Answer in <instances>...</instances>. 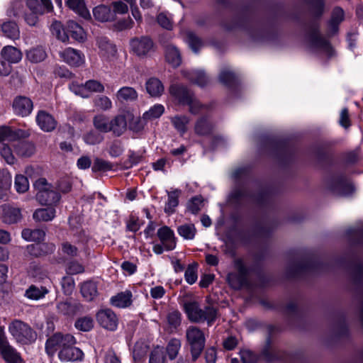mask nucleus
<instances>
[{"label": "nucleus", "mask_w": 363, "mask_h": 363, "mask_svg": "<svg viewBox=\"0 0 363 363\" xmlns=\"http://www.w3.org/2000/svg\"><path fill=\"white\" fill-rule=\"evenodd\" d=\"M184 308L189 320L194 323L207 321L210 325L217 318V309L216 308L208 306L202 309L196 301L184 303Z\"/></svg>", "instance_id": "f257e3e1"}, {"label": "nucleus", "mask_w": 363, "mask_h": 363, "mask_svg": "<svg viewBox=\"0 0 363 363\" xmlns=\"http://www.w3.org/2000/svg\"><path fill=\"white\" fill-rule=\"evenodd\" d=\"M186 346L191 356V362H195L204 350L206 337L203 332L196 326H190L186 331Z\"/></svg>", "instance_id": "f03ea898"}, {"label": "nucleus", "mask_w": 363, "mask_h": 363, "mask_svg": "<svg viewBox=\"0 0 363 363\" xmlns=\"http://www.w3.org/2000/svg\"><path fill=\"white\" fill-rule=\"evenodd\" d=\"M9 332L18 343L28 345L34 342L37 334L26 323L18 320H13L9 325Z\"/></svg>", "instance_id": "7ed1b4c3"}, {"label": "nucleus", "mask_w": 363, "mask_h": 363, "mask_svg": "<svg viewBox=\"0 0 363 363\" xmlns=\"http://www.w3.org/2000/svg\"><path fill=\"white\" fill-rule=\"evenodd\" d=\"M34 186L38 190L36 199L41 205L52 206L59 202L60 194L54 190L45 178H40L35 181Z\"/></svg>", "instance_id": "20e7f679"}, {"label": "nucleus", "mask_w": 363, "mask_h": 363, "mask_svg": "<svg viewBox=\"0 0 363 363\" xmlns=\"http://www.w3.org/2000/svg\"><path fill=\"white\" fill-rule=\"evenodd\" d=\"M234 264L237 272L228 273L226 281L232 289L240 290L243 286L248 285L250 270L240 259H235Z\"/></svg>", "instance_id": "39448f33"}, {"label": "nucleus", "mask_w": 363, "mask_h": 363, "mask_svg": "<svg viewBox=\"0 0 363 363\" xmlns=\"http://www.w3.org/2000/svg\"><path fill=\"white\" fill-rule=\"evenodd\" d=\"M130 45L133 52L140 58L150 57L156 50V45L149 35L132 38Z\"/></svg>", "instance_id": "423d86ee"}, {"label": "nucleus", "mask_w": 363, "mask_h": 363, "mask_svg": "<svg viewBox=\"0 0 363 363\" xmlns=\"http://www.w3.org/2000/svg\"><path fill=\"white\" fill-rule=\"evenodd\" d=\"M325 186L333 194L339 196H349L354 191V186L342 174L329 178Z\"/></svg>", "instance_id": "0eeeda50"}, {"label": "nucleus", "mask_w": 363, "mask_h": 363, "mask_svg": "<svg viewBox=\"0 0 363 363\" xmlns=\"http://www.w3.org/2000/svg\"><path fill=\"white\" fill-rule=\"evenodd\" d=\"M0 357L7 363H21L22 359L16 350L10 345L4 327L0 325Z\"/></svg>", "instance_id": "6e6552de"}, {"label": "nucleus", "mask_w": 363, "mask_h": 363, "mask_svg": "<svg viewBox=\"0 0 363 363\" xmlns=\"http://www.w3.org/2000/svg\"><path fill=\"white\" fill-rule=\"evenodd\" d=\"M169 93L180 104H187L189 106L191 113H196L195 102H194V94L186 86L183 84H172L169 87Z\"/></svg>", "instance_id": "1a4fd4ad"}, {"label": "nucleus", "mask_w": 363, "mask_h": 363, "mask_svg": "<svg viewBox=\"0 0 363 363\" xmlns=\"http://www.w3.org/2000/svg\"><path fill=\"white\" fill-rule=\"evenodd\" d=\"M75 344L74 337L67 334L62 335L61 333H55L48 339L45 345V350L48 355L52 356L57 349H62L66 345Z\"/></svg>", "instance_id": "9d476101"}, {"label": "nucleus", "mask_w": 363, "mask_h": 363, "mask_svg": "<svg viewBox=\"0 0 363 363\" xmlns=\"http://www.w3.org/2000/svg\"><path fill=\"white\" fill-rule=\"evenodd\" d=\"M308 35L309 42L313 47L322 50L329 56L333 55V50L329 41L320 34L318 25L311 26Z\"/></svg>", "instance_id": "9b49d317"}, {"label": "nucleus", "mask_w": 363, "mask_h": 363, "mask_svg": "<svg viewBox=\"0 0 363 363\" xmlns=\"http://www.w3.org/2000/svg\"><path fill=\"white\" fill-rule=\"evenodd\" d=\"M12 108L16 116L26 117L33 109V102L29 97L19 95L13 99Z\"/></svg>", "instance_id": "f8f14e48"}, {"label": "nucleus", "mask_w": 363, "mask_h": 363, "mask_svg": "<svg viewBox=\"0 0 363 363\" xmlns=\"http://www.w3.org/2000/svg\"><path fill=\"white\" fill-rule=\"evenodd\" d=\"M96 320L101 327L108 330H115L118 325L116 315L111 309L99 311L96 314Z\"/></svg>", "instance_id": "ddd939ff"}, {"label": "nucleus", "mask_w": 363, "mask_h": 363, "mask_svg": "<svg viewBox=\"0 0 363 363\" xmlns=\"http://www.w3.org/2000/svg\"><path fill=\"white\" fill-rule=\"evenodd\" d=\"M157 237L166 250H172L175 248L177 242L174 231L168 226H163L158 229Z\"/></svg>", "instance_id": "4468645a"}, {"label": "nucleus", "mask_w": 363, "mask_h": 363, "mask_svg": "<svg viewBox=\"0 0 363 363\" xmlns=\"http://www.w3.org/2000/svg\"><path fill=\"white\" fill-rule=\"evenodd\" d=\"M36 122L40 128L45 132H52L57 126L55 118L44 110H40L36 116Z\"/></svg>", "instance_id": "2eb2a0df"}, {"label": "nucleus", "mask_w": 363, "mask_h": 363, "mask_svg": "<svg viewBox=\"0 0 363 363\" xmlns=\"http://www.w3.org/2000/svg\"><path fill=\"white\" fill-rule=\"evenodd\" d=\"M30 135L28 130L21 129H11L7 126L0 128V142L8 140L14 141L21 138H26Z\"/></svg>", "instance_id": "dca6fc26"}, {"label": "nucleus", "mask_w": 363, "mask_h": 363, "mask_svg": "<svg viewBox=\"0 0 363 363\" xmlns=\"http://www.w3.org/2000/svg\"><path fill=\"white\" fill-rule=\"evenodd\" d=\"M345 19V12L343 9L339 6H336L333 9L330 19L328 22V33L329 36H332L337 33L339 25Z\"/></svg>", "instance_id": "f3484780"}, {"label": "nucleus", "mask_w": 363, "mask_h": 363, "mask_svg": "<svg viewBox=\"0 0 363 363\" xmlns=\"http://www.w3.org/2000/svg\"><path fill=\"white\" fill-rule=\"evenodd\" d=\"M127 130V119L124 114H117L110 120L109 132L116 137L122 135Z\"/></svg>", "instance_id": "a211bd4d"}, {"label": "nucleus", "mask_w": 363, "mask_h": 363, "mask_svg": "<svg viewBox=\"0 0 363 363\" xmlns=\"http://www.w3.org/2000/svg\"><path fill=\"white\" fill-rule=\"evenodd\" d=\"M62 60L69 65L79 67L84 63V57L79 50L68 48L59 52Z\"/></svg>", "instance_id": "6ab92c4d"}, {"label": "nucleus", "mask_w": 363, "mask_h": 363, "mask_svg": "<svg viewBox=\"0 0 363 363\" xmlns=\"http://www.w3.org/2000/svg\"><path fill=\"white\" fill-rule=\"evenodd\" d=\"M74 344L66 345L59 352L58 357L62 361H77L83 357L81 350L74 347Z\"/></svg>", "instance_id": "aec40b11"}, {"label": "nucleus", "mask_w": 363, "mask_h": 363, "mask_svg": "<svg viewBox=\"0 0 363 363\" xmlns=\"http://www.w3.org/2000/svg\"><path fill=\"white\" fill-rule=\"evenodd\" d=\"M213 124L206 116L199 118L194 125L195 133L199 136L209 135L213 133Z\"/></svg>", "instance_id": "412c9836"}, {"label": "nucleus", "mask_w": 363, "mask_h": 363, "mask_svg": "<svg viewBox=\"0 0 363 363\" xmlns=\"http://www.w3.org/2000/svg\"><path fill=\"white\" fill-rule=\"evenodd\" d=\"M315 267V262L312 258H306L298 264H294L290 266L289 274L291 277H296L302 273L311 270Z\"/></svg>", "instance_id": "4be33fe9"}, {"label": "nucleus", "mask_w": 363, "mask_h": 363, "mask_svg": "<svg viewBox=\"0 0 363 363\" xmlns=\"http://www.w3.org/2000/svg\"><path fill=\"white\" fill-rule=\"evenodd\" d=\"M2 221L7 224L16 223L22 219L21 209L9 206L3 207Z\"/></svg>", "instance_id": "5701e85b"}, {"label": "nucleus", "mask_w": 363, "mask_h": 363, "mask_svg": "<svg viewBox=\"0 0 363 363\" xmlns=\"http://www.w3.org/2000/svg\"><path fill=\"white\" fill-rule=\"evenodd\" d=\"M165 59L167 63L174 68L180 66L182 62L179 50L173 45L165 46Z\"/></svg>", "instance_id": "b1692460"}, {"label": "nucleus", "mask_w": 363, "mask_h": 363, "mask_svg": "<svg viewBox=\"0 0 363 363\" xmlns=\"http://www.w3.org/2000/svg\"><path fill=\"white\" fill-rule=\"evenodd\" d=\"M93 15L100 22H108L115 19L114 12L108 6L101 4L93 9Z\"/></svg>", "instance_id": "393cba45"}, {"label": "nucleus", "mask_w": 363, "mask_h": 363, "mask_svg": "<svg viewBox=\"0 0 363 363\" xmlns=\"http://www.w3.org/2000/svg\"><path fill=\"white\" fill-rule=\"evenodd\" d=\"M116 99L121 102H133L138 98L137 91L131 86H123L116 94Z\"/></svg>", "instance_id": "a878e982"}, {"label": "nucleus", "mask_w": 363, "mask_h": 363, "mask_svg": "<svg viewBox=\"0 0 363 363\" xmlns=\"http://www.w3.org/2000/svg\"><path fill=\"white\" fill-rule=\"evenodd\" d=\"M145 89L152 97H159L164 91L163 84L156 77H151L146 82Z\"/></svg>", "instance_id": "bb28decb"}, {"label": "nucleus", "mask_w": 363, "mask_h": 363, "mask_svg": "<svg viewBox=\"0 0 363 363\" xmlns=\"http://www.w3.org/2000/svg\"><path fill=\"white\" fill-rule=\"evenodd\" d=\"M97 44L103 56L108 59L115 56L116 53V46L106 37H99L97 38Z\"/></svg>", "instance_id": "cd10ccee"}, {"label": "nucleus", "mask_w": 363, "mask_h": 363, "mask_svg": "<svg viewBox=\"0 0 363 363\" xmlns=\"http://www.w3.org/2000/svg\"><path fill=\"white\" fill-rule=\"evenodd\" d=\"M184 76L191 83L201 87H203L209 83L208 77L202 70H194L191 72H184Z\"/></svg>", "instance_id": "c85d7f7f"}, {"label": "nucleus", "mask_w": 363, "mask_h": 363, "mask_svg": "<svg viewBox=\"0 0 363 363\" xmlns=\"http://www.w3.org/2000/svg\"><path fill=\"white\" fill-rule=\"evenodd\" d=\"M80 291L86 300L89 301L94 300L98 296L96 283L91 280L83 282L80 286Z\"/></svg>", "instance_id": "c756f323"}, {"label": "nucleus", "mask_w": 363, "mask_h": 363, "mask_svg": "<svg viewBox=\"0 0 363 363\" xmlns=\"http://www.w3.org/2000/svg\"><path fill=\"white\" fill-rule=\"evenodd\" d=\"M14 150L19 157H30L35 153V147L30 142L19 141L14 145Z\"/></svg>", "instance_id": "7c9ffc66"}, {"label": "nucleus", "mask_w": 363, "mask_h": 363, "mask_svg": "<svg viewBox=\"0 0 363 363\" xmlns=\"http://www.w3.org/2000/svg\"><path fill=\"white\" fill-rule=\"evenodd\" d=\"M4 60L10 64L18 62L22 57V53L20 50L13 46H5L0 55Z\"/></svg>", "instance_id": "2f4dec72"}, {"label": "nucleus", "mask_w": 363, "mask_h": 363, "mask_svg": "<svg viewBox=\"0 0 363 363\" xmlns=\"http://www.w3.org/2000/svg\"><path fill=\"white\" fill-rule=\"evenodd\" d=\"M218 79L221 84L230 89L235 88L239 82L235 74L228 69L220 72Z\"/></svg>", "instance_id": "473e14b6"}, {"label": "nucleus", "mask_w": 363, "mask_h": 363, "mask_svg": "<svg viewBox=\"0 0 363 363\" xmlns=\"http://www.w3.org/2000/svg\"><path fill=\"white\" fill-rule=\"evenodd\" d=\"M67 6L85 19L91 17L84 0H67Z\"/></svg>", "instance_id": "72a5a7b5"}, {"label": "nucleus", "mask_w": 363, "mask_h": 363, "mask_svg": "<svg viewBox=\"0 0 363 363\" xmlns=\"http://www.w3.org/2000/svg\"><path fill=\"white\" fill-rule=\"evenodd\" d=\"M131 297L130 291L121 292L111 298V303L118 308L128 307L131 304Z\"/></svg>", "instance_id": "f704fd0d"}, {"label": "nucleus", "mask_w": 363, "mask_h": 363, "mask_svg": "<svg viewBox=\"0 0 363 363\" xmlns=\"http://www.w3.org/2000/svg\"><path fill=\"white\" fill-rule=\"evenodd\" d=\"M55 216V209L52 207L38 208L33 215V219L37 222H48L52 220Z\"/></svg>", "instance_id": "c9c22d12"}, {"label": "nucleus", "mask_w": 363, "mask_h": 363, "mask_svg": "<svg viewBox=\"0 0 363 363\" xmlns=\"http://www.w3.org/2000/svg\"><path fill=\"white\" fill-rule=\"evenodd\" d=\"M1 31L8 38L16 40L20 36V30L18 25L12 21L4 22L1 25Z\"/></svg>", "instance_id": "e433bc0d"}, {"label": "nucleus", "mask_w": 363, "mask_h": 363, "mask_svg": "<svg viewBox=\"0 0 363 363\" xmlns=\"http://www.w3.org/2000/svg\"><path fill=\"white\" fill-rule=\"evenodd\" d=\"M22 238L27 241L41 242L44 240L45 233L41 229L31 230L26 228L22 230Z\"/></svg>", "instance_id": "4c0bfd02"}, {"label": "nucleus", "mask_w": 363, "mask_h": 363, "mask_svg": "<svg viewBox=\"0 0 363 363\" xmlns=\"http://www.w3.org/2000/svg\"><path fill=\"white\" fill-rule=\"evenodd\" d=\"M298 1L310 6L314 16L320 18L324 13L325 0H298Z\"/></svg>", "instance_id": "58836bf2"}, {"label": "nucleus", "mask_w": 363, "mask_h": 363, "mask_svg": "<svg viewBox=\"0 0 363 363\" xmlns=\"http://www.w3.org/2000/svg\"><path fill=\"white\" fill-rule=\"evenodd\" d=\"M110 120L104 114H98L93 118L94 128L101 133H109Z\"/></svg>", "instance_id": "ea45409f"}, {"label": "nucleus", "mask_w": 363, "mask_h": 363, "mask_svg": "<svg viewBox=\"0 0 363 363\" xmlns=\"http://www.w3.org/2000/svg\"><path fill=\"white\" fill-rule=\"evenodd\" d=\"M57 308L59 313L65 315H73L81 308V306L79 303L62 301L57 304Z\"/></svg>", "instance_id": "a19ab883"}, {"label": "nucleus", "mask_w": 363, "mask_h": 363, "mask_svg": "<svg viewBox=\"0 0 363 363\" xmlns=\"http://www.w3.org/2000/svg\"><path fill=\"white\" fill-rule=\"evenodd\" d=\"M181 191L176 189L172 191H167L168 201L166 203L164 211L168 214H172L175 211V208L179 204V196Z\"/></svg>", "instance_id": "79ce46f5"}, {"label": "nucleus", "mask_w": 363, "mask_h": 363, "mask_svg": "<svg viewBox=\"0 0 363 363\" xmlns=\"http://www.w3.org/2000/svg\"><path fill=\"white\" fill-rule=\"evenodd\" d=\"M196 232V228L192 223L183 224L177 228L178 234L186 240H193Z\"/></svg>", "instance_id": "37998d69"}, {"label": "nucleus", "mask_w": 363, "mask_h": 363, "mask_svg": "<svg viewBox=\"0 0 363 363\" xmlns=\"http://www.w3.org/2000/svg\"><path fill=\"white\" fill-rule=\"evenodd\" d=\"M350 278L353 284H363V262H357L351 269Z\"/></svg>", "instance_id": "c03bdc74"}, {"label": "nucleus", "mask_w": 363, "mask_h": 363, "mask_svg": "<svg viewBox=\"0 0 363 363\" xmlns=\"http://www.w3.org/2000/svg\"><path fill=\"white\" fill-rule=\"evenodd\" d=\"M49 291L45 286L31 285L26 291V295L30 299L38 300L43 298Z\"/></svg>", "instance_id": "a18cd8bd"}, {"label": "nucleus", "mask_w": 363, "mask_h": 363, "mask_svg": "<svg viewBox=\"0 0 363 363\" xmlns=\"http://www.w3.org/2000/svg\"><path fill=\"white\" fill-rule=\"evenodd\" d=\"M189 118L186 116H175L171 118L172 123L178 132L182 135L187 130Z\"/></svg>", "instance_id": "49530a36"}, {"label": "nucleus", "mask_w": 363, "mask_h": 363, "mask_svg": "<svg viewBox=\"0 0 363 363\" xmlns=\"http://www.w3.org/2000/svg\"><path fill=\"white\" fill-rule=\"evenodd\" d=\"M94 107L99 111H106L112 108L111 100L105 95H98L93 100Z\"/></svg>", "instance_id": "de8ad7c7"}, {"label": "nucleus", "mask_w": 363, "mask_h": 363, "mask_svg": "<svg viewBox=\"0 0 363 363\" xmlns=\"http://www.w3.org/2000/svg\"><path fill=\"white\" fill-rule=\"evenodd\" d=\"M47 55L42 48H35L28 50L26 53L27 59L31 62L38 63L43 61Z\"/></svg>", "instance_id": "09e8293b"}, {"label": "nucleus", "mask_w": 363, "mask_h": 363, "mask_svg": "<svg viewBox=\"0 0 363 363\" xmlns=\"http://www.w3.org/2000/svg\"><path fill=\"white\" fill-rule=\"evenodd\" d=\"M180 347H181V342L179 340L176 339V338H172L169 341V342L167 345V347H166V350H167L168 357L171 360H173L177 357Z\"/></svg>", "instance_id": "8fccbe9b"}, {"label": "nucleus", "mask_w": 363, "mask_h": 363, "mask_svg": "<svg viewBox=\"0 0 363 363\" xmlns=\"http://www.w3.org/2000/svg\"><path fill=\"white\" fill-rule=\"evenodd\" d=\"M68 29L70 35L76 40H82L84 38L83 28L77 23L69 21L68 23Z\"/></svg>", "instance_id": "3c124183"}, {"label": "nucleus", "mask_w": 363, "mask_h": 363, "mask_svg": "<svg viewBox=\"0 0 363 363\" xmlns=\"http://www.w3.org/2000/svg\"><path fill=\"white\" fill-rule=\"evenodd\" d=\"M164 108L162 105L157 104L144 113L143 116L146 121L154 120L158 118L164 113Z\"/></svg>", "instance_id": "603ef678"}, {"label": "nucleus", "mask_w": 363, "mask_h": 363, "mask_svg": "<svg viewBox=\"0 0 363 363\" xmlns=\"http://www.w3.org/2000/svg\"><path fill=\"white\" fill-rule=\"evenodd\" d=\"M51 31L58 40L66 42L68 40V35L65 31L62 24L60 22H54L51 26Z\"/></svg>", "instance_id": "864d4df0"}, {"label": "nucleus", "mask_w": 363, "mask_h": 363, "mask_svg": "<svg viewBox=\"0 0 363 363\" xmlns=\"http://www.w3.org/2000/svg\"><path fill=\"white\" fill-rule=\"evenodd\" d=\"M94 326V320L91 317L85 316L79 318L75 323V327L82 331H89Z\"/></svg>", "instance_id": "5fc2aeb1"}, {"label": "nucleus", "mask_w": 363, "mask_h": 363, "mask_svg": "<svg viewBox=\"0 0 363 363\" xmlns=\"http://www.w3.org/2000/svg\"><path fill=\"white\" fill-rule=\"evenodd\" d=\"M186 41L191 50L195 52H197L203 45L201 38L192 32L187 33Z\"/></svg>", "instance_id": "6e6d98bb"}, {"label": "nucleus", "mask_w": 363, "mask_h": 363, "mask_svg": "<svg viewBox=\"0 0 363 363\" xmlns=\"http://www.w3.org/2000/svg\"><path fill=\"white\" fill-rule=\"evenodd\" d=\"M87 94L92 92L102 93L104 91V86L98 80L90 79L85 82Z\"/></svg>", "instance_id": "4d7b16f0"}, {"label": "nucleus", "mask_w": 363, "mask_h": 363, "mask_svg": "<svg viewBox=\"0 0 363 363\" xmlns=\"http://www.w3.org/2000/svg\"><path fill=\"white\" fill-rule=\"evenodd\" d=\"M112 169V163L100 158H96L92 166V170L94 172H106L111 170Z\"/></svg>", "instance_id": "13d9d810"}, {"label": "nucleus", "mask_w": 363, "mask_h": 363, "mask_svg": "<svg viewBox=\"0 0 363 363\" xmlns=\"http://www.w3.org/2000/svg\"><path fill=\"white\" fill-rule=\"evenodd\" d=\"M148 350V347L147 345L143 342H137L133 348V355L135 361H140L142 358H143Z\"/></svg>", "instance_id": "bf43d9fd"}, {"label": "nucleus", "mask_w": 363, "mask_h": 363, "mask_svg": "<svg viewBox=\"0 0 363 363\" xmlns=\"http://www.w3.org/2000/svg\"><path fill=\"white\" fill-rule=\"evenodd\" d=\"M0 155L8 164H13L15 163L16 158L11 147L7 145L4 143L0 145Z\"/></svg>", "instance_id": "052dcab7"}, {"label": "nucleus", "mask_w": 363, "mask_h": 363, "mask_svg": "<svg viewBox=\"0 0 363 363\" xmlns=\"http://www.w3.org/2000/svg\"><path fill=\"white\" fill-rule=\"evenodd\" d=\"M62 252L64 255L69 257H75L79 255V249L77 246L65 241L61 244Z\"/></svg>", "instance_id": "680f3d73"}, {"label": "nucleus", "mask_w": 363, "mask_h": 363, "mask_svg": "<svg viewBox=\"0 0 363 363\" xmlns=\"http://www.w3.org/2000/svg\"><path fill=\"white\" fill-rule=\"evenodd\" d=\"M84 140L89 145H96L103 141L104 136L100 133L91 130L84 136Z\"/></svg>", "instance_id": "e2e57ef3"}, {"label": "nucleus", "mask_w": 363, "mask_h": 363, "mask_svg": "<svg viewBox=\"0 0 363 363\" xmlns=\"http://www.w3.org/2000/svg\"><path fill=\"white\" fill-rule=\"evenodd\" d=\"M165 355L163 349L160 347H155L150 356V363H164Z\"/></svg>", "instance_id": "0e129e2a"}, {"label": "nucleus", "mask_w": 363, "mask_h": 363, "mask_svg": "<svg viewBox=\"0 0 363 363\" xmlns=\"http://www.w3.org/2000/svg\"><path fill=\"white\" fill-rule=\"evenodd\" d=\"M167 320L169 328L176 329L181 324V313L178 311L169 312Z\"/></svg>", "instance_id": "69168bd1"}, {"label": "nucleus", "mask_w": 363, "mask_h": 363, "mask_svg": "<svg viewBox=\"0 0 363 363\" xmlns=\"http://www.w3.org/2000/svg\"><path fill=\"white\" fill-rule=\"evenodd\" d=\"M15 186L18 192H26L28 189V181L27 177L23 175H16L15 178Z\"/></svg>", "instance_id": "338daca9"}, {"label": "nucleus", "mask_w": 363, "mask_h": 363, "mask_svg": "<svg viewBox=\"0 0 363 363\" xmlns=\"http://www.w3.org/2000/svg\"><path fill=\"white\" fill-rule=\"evenodd\" d=\"M197 264H189L185 271V279L187 283L192 284L196 282L197 279Z\"/></svg>", "instance_id": "774afa93"}]
</instances>
